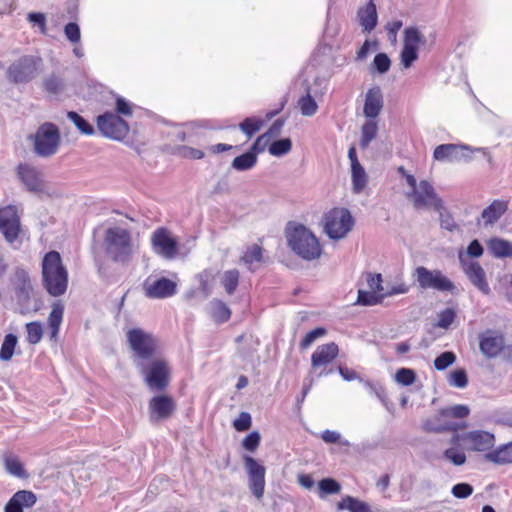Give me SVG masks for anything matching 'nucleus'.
I'll return each mask as SVG.
<instances>
[{"instance_id": "obj_58", "label": "nucleus", "mask_w": 512, "mask_h": 512, "mask_svg": "<svg viewBox=\"0 0 512 512\" xmlns=\"http://www.w3.org/2000/svg\"><path fill=\"white\" fill-rule=\"evenodd\" d=\"M319 489L325 494H337L341 490L340 484L332 478H325L319 482Z\"/></svg>"}, {"instance_id": "obj_59", "label": "nucleus", "mask_w": 512, "mask_h": 512, "mask_svg": "<svg viewBox=\"0 0 512 512\" xmlns=\"http://www.w3.org/2000/svg\"><path fill=\"white\" fill-rule=\"evenodd\" d=\"M451 493L458 499H466L473 493V487L468 483H458L452 487Z\"/></svg>"}, {"instance_id": "obj_16", "label": "nucleus", "mask_w": 512, "mask_h": 512, "mask_svg": "<svg viewBox=\"0 0 512 512\" xmlns=\"http://www.w3.org/2000/svg\"><path fill=\"white\" fill-rule=\"evenodd\" d=\"M17 175L28 191L36 194L46 192L44 174L39 168L28 163L19 164Z\"/></svg>"}, {"instance_id": "obj_5", "label": "nucleus", "mask_w": 512, "mask_h": 512, "mask_svg": "<svg viewBox=\"0 0 512 512\" xmlns=\"http://www.w3.org/2000/svg\"><path fill=\"white\" fill-rule=\"evenodd\" d=\"M44 62L38 54H25L13 60L6 70L7 79L14 84H27L43 71Z\"/></svg>"}, {"instance_id": "obj_48", "label": "nucleus", "mask_w": 512, "mask_h": 512, "mask_svg": "<svg viewBox=\"0 0 512 512\" xmlns=\"http://www.w3.org/2000/svg\"><path fill=\"white\" fill-rule=\"evenodd\" d=\"M444 415L448 417L449 420L454 419H464L469 415V407L466 405L458 404L443 408Z\"/></svg>"}, {"instance_id": "obj_32", "label": "nucleus", "mask_w": 512, "mask_h": 512, "mask_svg": "<svg viewBox=\"0 0 512 512\" xmlns=\"http://www.w3.org/2000/svg\"><path fill=\"white\" fill-rule=\"evenodd\" d=\"M486 460L503 465L512 463V442L499 446L485 455Z\"/></svg>"}, {"instance_id": "obj_14", "label": "nucleus", "mask_w": 512, "mask_h": 512, "mask_svg": "<svg viewBox=\"0 0 512 512\" xmlns=\"http://www.w3.org/2000/svg\"><path fill=\"white\" fill-rule=\"evenodd\" d=\"M137 366L141 368L149 389L153 391H161L166 388L169 383V368L165 361L154 360L146 368L142 363L138 362Z\"/></svg>"}, {"instance_id": "obj_37", "label": "nucleus", "mask_w": 512, "mask_h": 512, "mask_svg": "<svg viewBox=\"0 0 512 512\" xmlns=\"http://www.w3.org/2000/svg\"><path fill=\"white\" fill-rule=\"evenodd\" d=\"M252 147L251 151H248L240 156L234 158L231 166L237 171H246L252 169L257 163V155L253 151Z\"/></svg>"}, {"instance_id": "obj_19", "label": "nucleus", "mask_w": 512, "mask_h": 512, "mask_svg": "<svg viewBox=\"0 0 512 512\" xmlns=\"http://www.w3.org/2000/svg\"><path fill=\"white\" fill-rule=\"evenodd\" d=\"M177 284L165 277L147 278L143 284L145 295L152 299H162L176 293Z\"/></svg>"}, {"instance_id": "obj_20", "label": "nucleus", "mask_w": 512, "mask_h": 512, "mask_svg": "<svg viewBox=\"0 0 512 512\" xmlns=\"http://www.w3.org/2000/svg\"><path fill=\"white\" fill-rule=\"evenodd\" d=\"M466 423H459L455 420H449L441 409L436 415L429 417L423 421L422 428L426 432L441 433L445 431H458L466 428Z\"/></svg>"}, {"instance_id": "obj_26", "label": "nucleus", "mask_w": 512, "mask_h": 512, "mask_svg": "<svg viewBox=\"0 0 512 512\" xmlns=\"http://www.w3.org/2000/svg\"><path fill=\"white\" fill-rule=\"evenodd\" d=\"M339 353V348L334 342L320 345L311 356V365L314 370L330 364Z\"/></svg>"}, {"instance_id": "obj_35", "label": "nucleus", "mask_w": 512, "mask_h": 512, "mask_svg": "<svg viewBox=\"0 0 512 512\" xmlns=\"http://www.w3.org/2000/svg\"><path fill=\"white\" fill-rule=\"evenodd\" d=\"M338 510H348L350 512H371L369 504L354 498L352 496H345L337 504Z\"/></svg>"}, {"instance_id": "obj_21", "label": "nucleus", "mask_w": 512, "mask_h": 512, "mask_svg": "<svg viewBox=\"0 0 512 512\" xmlns=\"http://www.w3.org/2000/svg\"><path fill=\"white\" fill-rule=\"evenodd\" d=\"M20 231V221L15 207L7 206L0 209V232L5 239L13 243Z\"/></svg>"}, {"instance_id": "obj_61", "label": "nucleus", "mask_w": 512, "mask_h": 512, "mask_svg": "<svg viewBox=\"0 0 512 512\" xmlns=\"http://www.w3.org/2000/svg\"><path fill=\"white\" fill-rule=\"evenodd\" d=\"M326 333V330L324 328H316L310 332H308L305 337L302 339L300 343V347L302 349L308 348L316 339L324 336Z\"/></svg>"}, {"instance_id": "obj_23", "label": "nucleus", "mask_w": 512, "mask_h": 512, "mask_svg": "<svg viewBox=\"0 0 512 512\" xmlns=\"http://www.w3.org/2000/svg\"><path fill=\"white\" fill-rule=\"evenodd\" d=\"M480 350L488 358L496 357L504 347L503 336L493 330H487L480 335Z\"/></svg>"}, {"instance_id": "obj_54", "label": "nucleus", "mask_w": 512, "mask_h": 512, "mask_svg": "<svg viewBox=\"0 0 512 512\" xmlns=\"http://www.w3.org/2000/svg\"><path fill=\"white\" fill-rule=\"evenodd\" d=\"M456 360V356L453 352L446 351L440 354L435 360H434V366L437 370L442 371L445 370L447 367L452 365Z\"/></svg>"}, {"instance_id": "obj_49", "label": "nucleus", "mask_w": 512, "mask_h": 512, "mask_svg": "<svg viewBox=\"0 0 512 512\" xmlns=\"http://www.w3.org/2000/svg\"><path fill=\"white\" fill-rule=\"evenodd\" d=\"M27 21L32 24L33 27H37L41 34H47V21L44 13L30 12L27 14Z\"/></svg>"}, {"instance_id": "obj_31", "label": "nucleus", "mask_w": 512, "mask_h": 512, "mask_svg": "<svg viewBox=\"0 0 512 512\" xmlns=\"http://www.w3.org/2000/svg\"><path fill=\"white\" fill-rule=\"evenodd\" d=\"M241 262L250 270L255 271L263 262V249L257 244H253L245 250L241 257Z\"/></svg>"}, {"instance_id": "obj_34", "label": "nucleus", "mask_w": 512, "mask_h": 512, "mask_svg": "<svg viewBox=\"0 0 512 512\" xmlns=\"http://www.w3.org/2000/svg\"><path fill=\"white\" fill-rule=\"evenodd\" d=\"M487 246L491 254L496 258L512 257V243L507 240L491 238Z\"/></svg>"}, {"instance_id": "obj_9", "label": "nucleus", "mask_w": 512, "mask_h": 512, "mask_svg": "<svg viewBox=\"0 0 512 512\" xmlns=\"http://www.w3.org/2000/svg\"><path fill=\"white\" fill-rule=\"evenodd\" d=\"M413 277L419 288L423 290L451 292L455 289L454 283L438 269L430 270L424 266H418L413 272Z\"/></svg>"}, {"instance_id": "obj_24", "label": "nucleus", "mask_w": 512, "mask_h": 512, "mask_svg": "<svg viewBox=\"0 0 512 512\" xmlns=\"http://www.w3.org/2000/svg\"><path fill=\"white\" fill-rule=\"evenodd\" d=\"M175 409L172 398L160 395L153 397L149 402V411L151 421L167 419Z\"/></svg>"}, {"instance_id": "obj_29", "label": "nucleus", "mask_w": 512, "mask_h": 512, "mask_svg": "<svg viewBox=\"0 0 512 512\" xmlns=\"http://www.w3.org/2000/svg\"><path fill=\"white\" fill-rule=\"evenodd\" d=\"M64 317V305L60 301H56L51 306L47 324L50 332V338L56 340L60 331Z\"/></svg>"}, {"instance_id": "obj_50", "label": "nucleus", "mask_w": 512, "mask_h": 512, "mask_svg": "<svg viewBox=\"0 0 512 512\" xmlns=\"http://www.w3.org/2000/svg\"><path fill=\"white\" fill-rule=\"evenodd\" d=\"M382 275L381 274H368L367 284L369 290L379 294L382 298L387 296L386 289L382 285Z\"/></svg>"}, {"instance_id": "obj_64", "label": "nucleus", "mask_w": 512, "mask_h": 512, "mask_svg": "<svg viewBox=\"0 0 512 512\" xmlns=\"http://www.w3.org/2000/svg\"><path fill=\"white\" fill-rule=\"evenodd\" d=\"M233 427L240 432L248 430L251 427V415L248 412H241L234 420Z\"/></svg>"}, {"instance_id": "obj_41", "label": "nucleus", "mask_w": 512, "mask_h": 512, "mask_svg": "<svg viewBox=\"0 0 512 512\" xmlns=\"http://www.w3.org/2000/svg\"><path fill=\"white\" fill-rule=\"evenodd\" d=\"M299 109L304 116H313L318 110L315 99L311 96L310 90L298 100Z\"/></svg>"}, {"instance_id": "obj_25", "label": "nucleus", "mask_w": 512, "mask_h": 512, "mask_svg": "<svg viewBox=\"0 0 512 512\" xmlns=\"http://www.w3.org/2000/svg\"><path fill=\"white\" fill-rule=\"evenodd\" d=\"M383 94L378 86L370 88L365 95L363 113L365 117L375 119L383 109Z\"/></svg>"}, {"instance_id": "obj_1", "label": "nucleus", "mask_w": 512, "mask_h": 512, "mask_svg": "<svg viewBox=\"0 0 512 512\" xmlns=\"http://www.w3.org/2000/svg\"><path fill=\"white\" fill-rule=\"evenodd\" d=\"M285 236L289 248L300 258L312 261L322 254V248L314 233L302 224L289 222Z\"/></svg>"}, {"instance_id": "obj_55", "label": "nucleus", "mask_w": 512, "mask_h": 512, "mask_svg": "<svg viewBox=\"0 0 512 512\" xmlns=\"http://www.w3.org/2000/svg\"><path fill=\"white\" fill-rule=\"evenodd\" d=\"M365 388L369 391V393L374 394L384 405L387 402V396L385 388L379 383H372L370 381H362Z\"/></svg>"}, {"instance_id": "obj_18", "label": "nucleus", "mask_w": 512, "mask_h": 512, "mask_svg": "<svg viewBox=\"0 0 512 512\" xmlns=\"http://www.w3.org/2000/svg\"><path fill=\"white\" fill-rule=\"evenodd\" d=\"M471 149L466 145L457 144H441L437 146L433 152L435 160L440 162H462L471 159Z\"/></svg>"}, {"instance_id": "obj_27", "label": "nucleus", "mask_w": 512, "mask_h": 512, "mask_svg": "<svg viewBox=\"0 0 512 512\" xmlns=\"http://www.w3.org/2000/svg\"><path fill=\"white\" fill-rule=\"evenodd\" d=\"M357 20L364 32L370 33L375 29L378 23V14L373 0H368L365 5L358 8Z\"/></svg>"}, {"instance_id": "obj_2", "label": "nucleus", "mask_w": 512, "mask_h": 512, "mask_svg": "<svg viewBox=\"0 0 512 512\" xmlns=\"http://www.w3.org/2000/svg\"><path fill=\"white\" fill-rule=\"evenodd\" d=\"M103 245L107 257L114 262L128 263L138 252V245L133 241L130 231L120 226L105 231Z\"/></svg>"}, {"instance_id": "obj_46", "label": "nucleus", "mask_w": 512, "mask_h": 512, "mask_svg": "<svg viewBox=\"0 0 512 512\" xmlns=\"http://www.w3.org/2000/svg\"><path fill=\"white\" fill-rule=\"evenodd\" d=\"M457 446L458 445H454L453 447L446 449L443 455L455 466H461L466 462V455L464 451L459 449Z\"/></svg>"}, {"instance_id": "obj_30", "label": "nucleus", "mask_w": 512, "mask_h": 512, "mask_svg": "<svg viewBox=\"0 0 512 512\" xmlns=\"http://www.w3.org/2000/svg\"><path fill=\"white\" fill-rule=\"evenodd\" d=\"M207 312L216 323L227 322L231 317V310L219 299H213L209 302L207 305Z\"/></svg>"}, {"instance_id": "obj_7", "label": "nucleus", "mask_w": 512, "mask_h": 512, "mask_svg": "<svg viewBox=\"0 0 512 512\" xmlns=\"http://www.w3.org/2000/svg\"><path fill=\"white\" fill-rule=\"evenodd\" d=\"M16 302L21 313H26L32 308L36 309L33 302L35 291L29 272L23 268H16L10 277Z\"/></svg>"}, {"instance_id": "obj_33", "label": "nucleus", "mask_w": 512, "mask_h": 512, "mask_svg": "<svg viewBox=\"0 0 512 512\" xmlns=\"http://www.w3.org/2000/svg\"><path fill=\"white\" fill-rule=\"evenodd\" d=\"M3 463L7 473L17 478H27L28 474L20 459L11 452L3 454Z\"/></svg>"}, {"instance_id": "obj_12", "label": "nucleus", "mask_w": 512, "mask_h": 512, "mask_svg": "<svg viewBox=\"0 0 512 512\" xmlns=\"http://www.w3.org/2000/svg\"><path fill=\"white\" fill-rule=\"evenodd\" d=\"M244 467L248 477V487L255 498L262 499L265 492L266 469L256 459L245 455L243 457Z\"/></svg>"}, {"instance_id": "obj_36", "label": "nucleus", "mask_w": 512, "mask_h": 512, "mask_svg": "<svg viewBox=\"0 0 512 512\" xmlns=\"http://www.w3.org/2000/svg\"><path fill=\"white\" fill-rule=\"evenodd\" d=\"M351 180L353 192L360 194L368 183V176L361 164L351 167Z\"/></svg>"}, {"instance_id": "obj_11", "label": "nucleus", "mask_w": 512, "mask_h": 512, "mask_svg": "<svg viewBox=\"0 0 512 512\" xmlns=\"http://www.w3.org/2000/svg\"><path fill=\"white\" fill-rule=\"evenodd\" d=\"M97 127L101 134L113 140H122L129 133V125L118 114L106 112L97 117Z\"/></svg>"}, {"instance_id": "obj_13", "label": "nucleus", "mask_w": 512, "mask_h": 512, "mask_svg": "<svg viewBox=\"0 0 512 512\" xmlns=\"http://www.w3.org/2000/svg\"><path fill=\"white\" fill-rule=\"evenodd\" d=\"M463 441L466 447L473 451H488L495 444L494 434L484 430H474L464 434H454L450 440L451 444L459 445Z\"/></svg>"}, {"instance_id": "obj_3", "label": "nucleus", "mask_w": 512, "mask_h": 512, "mask_svg": "<svg viewBox=\"0 0 512 512\" xmlns=\"http://www.w3.org/2000/svg\"><path fill=\"white\" fill-rule=\"evenodd\" d=\"M43 286L52 296L63 295L68 286V272L62 264L60 254L48 252L42 260Z\"/></svg>"}, {"instance_id": "obj_10", "label": "nucleus", "mask_w": 512, "mask_h": 512, "mask_svg": "<svg viewBox=\"0 0 512 512\" xmlns=\"http://www.w3.org/2000/svg\"><path fill=\"white\" fill-rule=\"evenodd\" d=\"M126 336L131 350L139 359H149L153 356L157 343L152 334L140 328H132L127 331Z\"/></svg>"}, {"instance_id": "obj_47", "label": "nucleus", "mask_w": 512, "mask_h": 512, "mask_svg": "<svg viewBox=\"0 0 512 512\" xmlns=\"http://www.w3.org/2000/svg\"><path fill=\"white\" fill-rule=\"evenodd\" d=\"M69 120L79 129V131L85 135H92L94 133L93 127L78 113L70 111L67 114Z\"/></svg>"}, {"instance_id": "obj_63", "label": "nucleus", "mask_w": 512, "mask_h": 512, "mask_svg": "<svg viewBox=\"0 0 512 512\" xmlns=\"http://www.w3.org/2000/svg\"><path fill=\"white\" fill-rule=\"evenodd\" d=\"M321 438L326 443H337L339 442L343 446H349L350 442L348 440H342L341 434L337 431L333 430H325L321 434Z\"/></svg>"}, {"instance_id": "obj_8", "label": "nucleus", "mask_w": 512, "mask_h": 512, "mask_svg": "<svg viewBox=\"0 0 512 512\" xmlns=\"http://www.w3.org/2000/svg\"><path fill=\"white\" fill-rule=\"evenodd\" d=\"M354 226V218L346 208H333L324 216V232L333 240L347 236Z\"/></svg>"}, {"instance_id": "obj_42", "label": "nucleus", "mask_w": 512, "mask_h": 512, "mask_svg": "<svg viewBox=\"0 0 512 512\" xmlns=\"http://www.w3.org/2000/svg\"><path fill=\"white\" fill-rule=\"evenodd\" d=\"M292 149V141L289 138L276 140L268 148L269 153L275 157H281Z\"/></svg>"}, {"instance_id": "obj_52", "label": "nucleus", "mask_w": 512, "mask_h": 512, "mask_svg": "<svg viewBox=\"0 0 512 512\" xmlns=\"http://www.w3.org/2000/svg\"><path fill=\"white\" fill-rule=\"evenodd\" d=\"M14 495L22 509L32 507L37 500L36 495L28 490L18 491Z\"/></svg>"}, {"instance_id": "obj_40", "label": "nucleus", "mask_w": 512, "mask_h": 512, "mask_svg": "<svg viewBox=\"0 0 512 512\" xmlns=\"http://www.w3.org/2000/svg\"><path fill=\"white\" fill-rule=\"evenodd\" d=\"M378 131V126L376 121L369 120L367 121L361 129V139L360 146L362 148H367L370 142L376 137Z\"/></svg>"}, {"instance_id": "obj_57", "label": "nucleus", "mask_w": 512, "mask_h": 512, "mask_svg": "<svg viewBox=\"0 0 512 512\" xmlns=\"http://www.w3.org/2000/svg\"><path fill=\"white\" fill-rule=\"evenodd\" d=\"M284 125V121L281 119H277L272 126L269 128V131L266 134L259 136L256 142L253 145V148L256 149L257 146L264 140H268L270 136H276L281 132V129Z\"/></svg>"}, {"instance_id": "obj_6", "label": "nucleus", "mask_w": 512, "mask_h": 512, "mask_svg": "<svg viewBox=\"0 0 512 512\" xmlns=\"http://www.w3.org/2000/svg\"><path fill=\"white\" fill-rule=\"evenodd\" d=\"M29 139L33 144L35 154L43 158L55 155L61 144L60 130L51 122L41 124L35 133L29 136Z\"/></svg>"}, {"instance_id": "obj_60", "label": "nucleus", "mask_w": 512, "mask_h": 512, "mask_svg": "<svg viewBox=\"0 0 512 512\" xmlns=\"http://www.w3.org/2000/svg\"><path fill=\"white\" fill-rule=\"evenodd\" d=\"M64 34L71 43H79L81 39V32L78 24L70 22L64 27Z\"/></svg>"}, {"instance_id": "obj_43", "label": "nucleus", "mask_w": 512, "mask_h": 512, "mask_svg": "<svg viewBox=\"0 0 512 512\" xmlns=\"http://www.w3.org/2000/svg\"><path fill=\"white\" fill-rule=\"evenodd\" d=\"M27 341L35 345L38 344L43 336V326L40 322L34 321L26 324Z\"/></svg>"}, {"instance_id": "obj_44", "label": "nucleus", "mask_w": 512, "mask_h": 512, "mask_svg": "<svg viewBox=\"0 0 512 512\" xmlns=\"http://www.w3.org/2000/svg\"><path fill=\"white\" fill-rule=\"evenodd\" d=\"M263 123L264 121L260 118L248 117L240 123L239 127L244 134L251 137L253 134H255L261 129Z\"/></svg>"}, {"instance_id": "obj_28", "label": "nucleus", "mask_w": 512, "mask_h": 512, "mask_svg": "<svg viewBox=\"0 0 512 512\" xmlns=\"http://www.w3.org/2000/svg\"><path fill=\"white\" fill-rule=\"evenodd\" d=\"M507 203L501 200H494L488 207H486L482 213L480 218L477 220V223L487 227L496 223L501 216L507 211Z\"/></svg>"}, {"instance_id": "obj_62", "label": "nucleus", "mask_w": 512, "mask_h": 512, "mask_svg": "<svg viewBox=\"0 0 512 512\" xmlns=\"http://www.w3.org/2000/svg\"><path fill=\"white\" fill-rule=\"evenodd\" d=\"M454 319L455 312L452 309L447 308L439 313L437 326L446 329L453 323Z\"/></svg>"}, {"instance_id": "obj_15", "label": "nucleus", "mask_w": 512, "mask_h": 512, "mask_svg": "<svg viewBox=\"0 0 512 512\" xmlns=\"http://www.w3.org/2000/svg\"><path fill=\"white\" fill-rule=\"evenodd\" d=\"M153 251L166 260H172L179 254L178 242L165 228L156 229L151 235Z\"/></svg>"}, {"instance_id": "obj_51", "label": "nucleus", "mask_w": 512, "mask_h": 512, "mask_svg": "<svg viewBox=\"0 0 512 512\" xmlns=\"http://www.w3.org/2000/svg\"><path fill=\"white\" fill-rule=\"evenodd\" d=\"M394 379L400 385L409 386L415 382L416 374L410 368H400L397 370Z\"/></svg>"}, {"instance_id": "obj_22", "label": "nucleus", "mask_w": 512, "mask_h": 512, "mask_svg": "<svg viewBox=\"0 0 512 512\" xmlns=\"http://www.w3.org/2000/svg\"><path fill=\"white\" fill-rule=\"evenodd\" d=\"M459 259L462 264L463 270L469 280L484 294L490 293V287L486 281L484 269L477 262H466L462 253H459Z\"/></svg>"}, {"instance_id": "obj_17", "label": "nucleus", "mask_w": 512, "mask_h": 512, "mask_svg": "<svg viewBox=\"0 0 512 512\" xmlns=\"http://www.w3.org/2000/svg\"><path fill=\"white\" fill-rule=\"evenodd\" d=\"M422 42V35L415 27L406 28L404 31V45L401 51V64L408 69L418 59L419 44Z\"/></svg>"}, {"instance_id": "obj_39", "label": "nucleus", "mask_w": 512, "mask_h": 512, "mask_svg": "<svg viewBox=\"0 0 512 512\" xmlns=\"http://www.w3.org/2000/svg\"><path fill=\"white\" fill-rule=\"evenodd\" d=\"M239 277L240 274L237 269H230L222 274L221 284L229 295H232L236 291L239 284Z\"/></svg>"}, {"instance_id": "obj_4", "label": "nucleus", "mask_w": 512, "mask_h": 512, "mask_svg": "<svg viewBox=\"0 0 512 512\" xmlns=\"http://www.w3.org/2000/svg\"><path fill=\"white\" fill-rule=\"evenodd\" d=\"M399 171L403 173L407 184L411 188L407 197L416 209H433L437 212L444 210L443 200L427 180L417 182L413 175L405 173L403 167H400Z\"/></svg>"}, {"instance_id": "obj_53", "label": "nucleus", "mask_w": 512, "mask_h": 512, "mask_svg": "<svg viewBox=\"0 0 512 512\" xmlns=\"http://www.w3.org/2000/svg\"><path fill=\"white\" fill-rule=\"evenodd\" d=\"M449 384L456 388H465L468 384V378L465 370L457 369L451 372Z\"/></svg>"}, {"instance_id": "obj_45", "label": "nucleus", "mask_w": 512, "mask_h": 512, "mask_svg": "<svg viewBox=\"0 0 512 512\" xmlns=\"http://www.w3.org/2000/svg\"><path fill=\"white\" fill-rule=\"evenodd\" d=\"M384 298L371 290H359L357 297V304L364 306H373L379 304Z\"/></svg>"}, {"instance_id": "obj_38", "label": "nucleus", "mask_w": 512, "mask_h": 512, "mask_svg": "<svg viewBox=\"0 0 512 512\" xmlns=\"http://www.w3.org/2000/svg\"><path fill=\"white\" fill-rule=\"evenodd\" d=\"M18 343V338L14 334H7L4 337L3 343L0 349V360L3 362H8L12 359L15 348Z\"/></svg>"}, {"instance_id": "obj_56", "label": "nucleus", "mask_w": 512, "mask_h": 512, "mask_svg": "<svg viewBox=\"0 0 512 512\" xmlns=\"http://www.w3.org/2000/svg\"><path fill=\"white\" fill-rule=\"evenodd\" d=\"M373 66L380 74H384L390 69L391 61L387 54L379 53L374 57Z\"/></svg>"}]
</instances>
